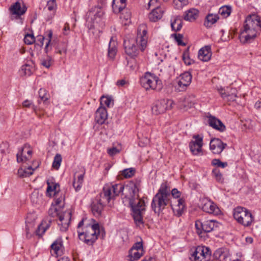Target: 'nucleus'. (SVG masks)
<instances>
[{
	"label": "nucleus",
	"instance_id": "nucleus-1",
	"mask_svg": "<svg viewBox=\"0 0 261 261\" xmlns=\"http://www.w3.org/2000/svg\"><path fill=\"white\" fill-rule=\"evenodd\" d=\"M140 185V181L137 179L129 181L125 186L122 184L109 185L114 198L120 193L124 196L123 202H127L128 205L131 207L135 222L138 226L143 225V216L145 211L144 201L139 198Z\"/></svg>",
	"mask_w": 261,
	"mask_h": 261
},
{
	"label": "nucleus",
	"instance_id": "nucleus-2",
	"mask_svg": "<svg viewBox=\"0 0 261 261\" xmlns=\"http://www.w3.org/2000/svg\"><path fill=\"white\" fill-rule=\"evenodd\" d=\"M77 232L81 241L88 245H92L99 235V225L94 219L83 218L77 225Z\"/></svg>",
	"mask_w": 261,
	"mask_h": 261
},
{
	"label": "nucleus",
	"instance_id": "nucleus-3",
	"mask_svg": "<svg viewBox=\"0 0 261 261\" xmlns=\"http://www.w3.org/2000/svg\"><path fill=\"white\" fill-rule=\"evenodd\" d=\"M148 42L147 27L145 24L139 25L137 30L136 38H130L124 40L125 53L132 58L136 57L139 53V49L143 51L147 46Z\"/></svg>",
	"mask_w": 261,
	"mask_h": 261
},
{
	"label": "nucleus",
	"instance_id": "nucleus-4",
	"mask_svg": "<svg viewBox=\"0 0 261 261\" xmlns=\"http://www.w3.org/2000/svg\"><path fill=\"white\" fill-rule=\"evenodd\" d=\"M260 30V17L255 14L248 15L244 22L243 29L239 35L240 41L243 43L251 42L256 37L257 32Z\"/></svg>",
	"mask_w": 261,
	"mask_h": 261
},
{
	"label": "nucleus",
	"instance_id": "nucleus-5",
	"mask_svg": "<svg viewBox=\"0 0 261 261\" xmlns=\"http://www.w3.org/2000/svg\"><path fill=\"white\" fill-rule=\"evenodd\" d=\"M233 216L239 223L245 227L250 226L253 220L251 213L246 208L241 206L234 209Z\"/></svg>",
	"mask_w": 261,
	"mask_h": 261
},
{
	"label": "nucleus",
	"instance_id": "nucleus-6",
	"mask_svg": "<svg viewBox=\"0 0 261 261\" xmlns=\"http://www.w3.org/2000/svg\"><path fill=\"white\" fill-rule=\"evenodd\" d=\"M57 207L51 208L48 213L49 215H52L53 217L55 215L58 217L59 221L58 224L60 226V230L62 231H65L67 230L71 218V213L68 211L63 213H58Z\"/></svg>",
	"mask_w": 261,
	"mask_h": 261
},
{
	"label": "nucleus",
	"instance_id": "nucleus-7",
	"mask_svg": "<svg viewBox=\"0 0 261 261\" xmlns=\"http://www.w3.org/2000/svg\"><path fill=\"white\" fill-rule=\"evenodd\" d=\"M174 104V101L169 99L158 100L152 104L151 107L152 113L155 115L163 114L166 111L171 110Z\"/></svg>",
	"mask_w": 261,
	"mask_h": 261
},
{
	"label": "nucleus",
	"instance_id": "nucleus-8",
	"mask_svg": "<svg viewBox=\"0 0 261 261\" xmlns=\"http://www.w3.org/2000/svg\"><path fill=\"white\" fill-rule=\"evenodd\" d=\"M211 249L205 246H198L191 254V261H209L211 257Z\"/></svg>",
	"mask_w": 261,
	"mask_h": 261
},
{
	"label": "nucleus",
	"instance_id": "nucleus-9",
	"mask_svg": "<svg viewBox=\"0 0 261 261\" xmlns=\"http://www.w3.org/2000/svg\"><path fill=\"white\" fill-rule=\"evenodd\" d=\"M169 200V198L156 194L153 197L151 202L152 210L155 213L159 215L168 204Z\"/></svg>",
	"mask_w": 261,
	"mask_h": 261
},
{
	"label": "nucleus",
	"instance_id": "nucleus-10",
	"mask_svg": "<svg viewBox=\"0 0 261 261\" xmlns=\"http://www.w3.org/2000/svg\"><path fill=\"white\" fill-rule=\"evenodd\" d=\"M144 250L142 241L135 243L129 249L127 256L129 261L138 260L143 255Z\"/></svg>",
	"mask_w": 261,
	"mask_h": 261
},
{
	"label": "nucleus",
	"instance_id": "nucleus-11",
	"mask_svg": "<svg viewBox=\"0 0 261 261\" xmlns=\"http://www.w3.org/2000/svg\"><path fill=\"white\" fill-rule=\"evenodd\" d=\"M202 210L207 213L218 215L220 214V210L212 201L207 198H202L200 200Z\"/></svg>",
	"mask_w": 261,
	"mask_h": 261
},
{
	"label": "nucleus",
	"instance_id": "nucleus-12",
	"mask_svg": "<svg viewBox=\"0 0 261 261\" xmlns=\"http://www.w3.org/2000/svg\"><path fill=\"white\" fill-rule=\"evenodd\" d=\"M104 15L103 10L99 7L95 6L91 8L86 14V20L91 23L97 22Z\"/></svg>",
	"mask_w": 261,
	"mask_h": 261
},
{
	"label": "nucleus",
	"instance_id": "nucleus-13",
	"mask_svg": "<svg viewBox=\"0 0 261 261\" xmlns=\"http://www.w3.org/2000/svg\"><path fill=\"white\" fill-rule=\"evenodd\" d=\"M47 1V4L43 9L44 15L46 21H49L55 15L57 5L56 0H48Z\"/></svg>",
	"mask_w": 261,
	"mask_h": 261
},
{
	"label": "nucleus",
	"instance_id": "nucleus-14",
	"mask_svg": "<svg viewBox=\"0 0 261 261\" xmlns=\"http://www.w3.org/2000/svg\"><path fill=\"white\" fill-rule=\"evenodd\" d=\"M195 140L191 141L189 143V147L193 154L199 155L202 154V147L203 146L202 138L199 135L194 136Z\"/></svg>",
	"mask_w": 261,
	"mask_h": 261
},
{
	"label": "nucleus",
	"instance_id": "nucleus-15",
	"mask_svg": "<svg viewBox=\"0 0 261 261\" xmlns=\"http://www.w3.org/2000/svg\"><path fill=\"white\" fill-rule=\"evenodd\" d=\"M32 154V150L28 144L24 145L21 150L16 155L17 162H26L30 160Z\"/></svg>",
	"mask_w": 261,
	"mask_h": 261
},
{
	"label": "nucleus",
	"instance_id": "nucleus-16",
	"mask_svg": "<svg viewBox=\"0 0 261 261\" xmlns=\"http://www.w3.org/2000/svg\"><path fill=\"white\" fill-rule=\"evenodd\" d=\"M226 145L227 144H224L220 139L214 138L210 142V148L213 153L220 154Z\"/></svg>",
	"mask_w": 261,
	"mask_h": 261
},
{
	"label": "nucleus",
	"instance_id": "nucleus-17",
	"mask_svg": "<svg viewBox=\"0 0 261 261\" xmlns=\"http://www.w3.org/2000/svg\"><path fill=\"white\" fill-rule=\"evenodd\" d=\"M100 198L98 200L103 204L108 203L111 199H114L112 193L109 188V185H105L103 188V191L100 194Z\"/></svg>",
	"mask_w": 261,
	"mask_h": 261
},
{
	"label": "nucleus",
	"instance_id": "nucleus-18",
	"mask_svg": "<svg viewBox=\"0 0 261 261\" xmlns=\"http://www.w3.org/2000/svg\"><path fill=\"white\" fill-rule=\"evenodd\" d=\"M208 124L210 126L213 128L219 130L220 132H223L225 130V126L219 119L212 116H208Z\"/></svg>",
	"mask_w": 261,
	"mask_h": 261
},
{
	"label": "nucleus",
	"instance_id": "nucleus-19",
	"mask_svg": "<svg viewBox=\"0 0 261 261\" xmlns=\"http://www.w3.org/2000/svg\"><path fill=\"white\" fill-rule=\"evenodd\" d=\"M212 57L211 48L210 46H205L201 48L198 52V58L204 61H208Z\"/></svg>",
	"mask_w": 261,
	"mask_h": 261
},
{
	"label": "nucleus",
	"instance_id": "nucleus-20",
	"mask_svg": "<svg viewBox=\"0 0 261 261\" xmlns=\"http://www.w3.org/2000/svg\"><path fill=\"white\" fill-rule=\"evenodd\" d=\"M27 9L26 7L24 5L21 7V3L19 2H16L13 4L9 8L10 11L12 14L18 16L24 14Z\"/></svg>",
	"mask_w": 261,
	"mask_h": 261
},
{
	"label": "nucleus",
	"instance_id": "nucleus-21",
	"mask_svg": "<svg viewBox=\"0 0 261 261\" xmlns=\"http://www.w3.org/2000/svg\"><path fill=\"white\" fill-rule=\"evenodd\" d=\"M108 114L106 108L100 106L96 111L95 113V120L97 123L102 124L107 119Z\"/></svg>",
	"mask_w": 261,
	"mask_h": 261
},
{
	"label": "nucleus",
	"instance_id": "nucleus-22",
	"mask_svg": "<svg viewBox=\"0 0 261 261\" xmlns=\"http://www.w3.org/2000/svg\"><path fill=\"white\" fill-rule=\"evenodd\" d=\"M51 252L56 256H60L63 253V241L61 238H58L51 245Z\"/></svg>",
	"mask_w": 261,
	"mask_h": 261
},
{
	"label": "nucleus",
	"instance_id": "nucleus-23",
	"mask_svg": "<svg viewBox=\"0 0 261 261\" xmlns=\"http://www.w3.org/2000/svg\"><path fill=\"white\" fill-rule=\"evenodd\" d=\"M36 219L35 215L32 214H28L25 219V230L26 236L27 238L30 237V231L32 230L34 226V222Z\"/></svg>",
	"mask_w": 261,
	"mask_h": 261
},
{
	"label": "nucleus",
	"instance_id": "nucleus-24",
	"mask_svg": "<svg viewBox=\"0 0 261 261\" xmlns=\"http://www.w3.org/2000/svg\"><path fill=\"white\" fill-rule=\"evenodd\" d=\"M164 13V10L159 6L154 8L149 14V18L150 21L155 22L160 19Z\"/></svg>",
	"mask_w": 261,
	"mask_h": 261
},
{
	"label": "nucleus",
	"instance_id": "nucleus-25",
	"mask_svg": "<svg viewBox=\"0 0 261 261\" xmlns=\"http://www.w3.org/2000/svg\"><path fill=\"white\" fill-rule=\"evenodd\" d=\"M141 85L146 91H160L163 87L162 83H141Z\"/></svg>",
	"mask_w": 261,
	"mask_h": 261
},
{
	"label": "nucleus",
	"instance_id": "nucleus-26",
	"mask_svg": "<svg viewBox=\"0 0 261 261\" xmlns=\"http://www.w3.org/2000/svg\"><path fill=\"white\" fill-rule=\"evenodd\" d=\"M47 188L46 189V195L49 197H52L53 195L59 194L60 192L59 185L57 183L47 182Z\"/></svg>",
	"mask_w": 261,
	"mask_h": 261
},
{
	"label": "nucleus",
	"instance_id": "nucleus-27",
	"mask_svg": "<svg viewBox=\"0 0 261 261\" xmlns=\"http://www.w3.org/2000/svg\"><path fill=\"white\" fill-rule=\"evenodd\" d=\"M105 204L99 200L93 202L91 204V211L93 214L96 217L101 216Z\"/></svg>",
	"mask_w": 261,
	"mask_h": 261
},
{
	"label": "nucleus",
	"instance_id": "nucleus-28",
	"mask_svg": "<svg viewBox=\"0 0 261 261\" xmlns=\"http://www.w3.org/2000/svg\"><path fill=\"white\" fill-rule=\"evenodd\" d=\"M117 42L114 40V37H111L108 49V57L111 59H113L117 54Z\"/></svg>",
	"mask_w": 261,
	"mask_h": 261
},
{
	"label": "nucleus",
	"instance_id": "nucleus-29",
	"mask_svg": "<svg viewBox=\"0 0 261 261\" xmlns=\"http://www.w3.org/2000/svg\"><path fill=\"white\" fill-rule=\"evenodd\" d=\"M193 103L190 99V96L180 98L177 103V107L179 109H187L191 108Z\"/></svg>",
	"mask_w": 261,
	"mask_h": 261
},
{
	"label": "nucleus",
	"instance_id": "nucleus-30",
	"mask_svg": "<svg viewBox=\"0 0 261 261\" xmlns=\"http://www.w3.org/2000/svg\"><path fill=\"white\" fill-rule=\"evenodd\" d=\"M198 10L196 9H190L186 12L184 19L189 21H194L198 17Z\"/></svg>",
	"mask_w": 261,
	"mask_h": 261
},
{
	"label": "nucleus",
	"instance_id": "nucleus-31",
	"mask_svg": "<svg viewBox=\"0 0 261 261\" xmlns=\"http://www.w3.org/2000/svg\"><path fill=\"white\" fill-rule=\"evenodd\" d=\"M159 76L151 72H145L141 78V82H159Z\"/></svg>",
	"mask_w": 261,
	"mask_h": 261
},
{
	"label": "nucleus",
	"instance_id": "nucleus-32",
	"mask_svg": "<svg viewBox=\"0 0 261 261\" xmlns=\"http://www.w3.org/2000/svg\"><path fill=\"white\" fill-rule=\"evenodd\" d=\"M219 19V17L216 14H208L204 22V25L207 27H211L213 24L217 22Z\"/></svg>",
	"mask_w": 261,
	"mask_h": 261
},
{
	"label": "nucleus",
	"instance_id": "nucleus-33",
	"mask_svg": "<svg viewBox=\"0 0 261 261\" xmlns=\"http://www.w3.org/2000/svg\"><path fill=\"white\" fill-rule=\"evenodd\" d=\"M32 202L35 204H40L43 201V195L40 194L38 191H34L31 195Z\"/></svg>",
	"mask_w": 261,
	"mask_h": 261
},
{
	"label": "nucleus",
	"instance_id": "nucleus-34",
	"mask_svg": "<svg viewBox=\"0 0 261 261\" xmlns=\"http://www.w3.org/2000/svg\"><path fill=\"white\" fill-rule=\"evenodd\" d=\"M33 67L28 63H25L21 67L19 70V74L21 76H30L33 72Z\"/></svg>",
	"mask_w": 261,
	"mask_h": 261
},
{
	"label": "nucleus",
	"instance_id": "nucleus-35",
	"mask_svg": "<svg viewBox=\"0 0 261 261\" xmlns=\"http://www.w3.org/2000/svg\"><path fill=\"white\" fill-rule=\"evenodd\" d=\"M156 194L163 196L165 197L169 198L170 197V190L168 189L166 182H163L161 184V187L158 190Z\"/></svg>",
	"mask_w": 261,
	"mask_h": 261
},
{
	"label": "nucleus",
	"instance_id": "nucleus-36",
	"mask_svg": "<svg viewBox=\"0 0 261 261\" xmlns=\"http://www.w3.org/2000/svg\"><path fill=\"white\" fill-rule=\"evenodd\" d=\"M55 198V205L59 208H62L64 205L65 196L63 193H60L59 192V194L54 195Z\"/></svg>",
	"mask_w": 261,
	"mask_h": 261
},
{
	"label": "nucleus",
	"instance_id": "nucleus-37",
	"mask_svg": "<svg viewBox=\"0 0 261 261\" xmlns=\"http://www.w3.org/2000/svg\"><path fill=\"white\" fill-rule=\"evenodd\" d=\"M34 170V169L31 166H29L24 169L20 168L18 170V175L21 177L30 176L33 174Z\"/></svg>",
	"mask_w": 261,
	"mask_h": 261
},
{
	"label": "nucleus",
	"instance_id": "nucleus-38",
	"mask_svg": "<svg viewBox=\"0 0 261 261\" xmlns=\"http://www.w3.org/2000/svg\"><path fill=\"white\" fill-rule=\"evenodd\" d=\"M217 222L215 221L209 220L203 222V231L206 232H209L213 230Z\"/></svg>",
	"mask_w": 261,
	"mask_h": 261
},
{
	"label": "nucleus",
	"instance_id": "nucleus-39",
	"mask_svg": "<svg viewBox=\"0 0 261 261\" xmlns=\"http://www.w3.org/2000/svg\"><path fill=\"white\" fill-rule=\"evenodd\" d=\"M50 222V220H48V223H47L46 221H43L38 226L37 229L36 230V234L39 236L43 234L46 229L50 226L49 223Z\"/></svg>",
	"mask_w": 261,
	"mask_h": 261
},
{
	"label": "nucleus",
	"instance_id": "nucleus-40",
	"mask_svg": "<svg viewBox=\"0 0 261 261\" xmlns=\"http://www.w3.org/2000/svg\"><path fill=\"white\" fill-rule=\"evenodd\" d=\"M84 173L77 176V181L74 177V181L73 182V186L74 187L76 191H79L82 186V184L84 181Z\"/></svg>",
	"mask_w": 261,
	"mask_h": 261
},
{
	"label": "nucleus",
	"instance_id": "nucleus-41",
	"mask_svg": "<svg viewBox=\"0 0 261 261\" xmlns=\"http://www.w3.org/2000/svg\"><path fill=\"white\" fill-rule=\"evenodd\" d=\"M214 256L216 259L220 261H224L227 257V255L224 252L223 248H219L214 252Z\"/></svg>",
	"mask_w": 261,
	"mask_h": 261
},
{
	"label": "nucleus",
	"instance_id": "nucleus-42",
	"mask_svg": "<svg viewBox=\"0 0 261 261\" xmlns=\"http://www.w3.org/2000/svg\"><path fill=\"white\" fill-rule=\"evenodd\" d=\"M182 20L180 18L176 17L174 21L171 22V26L173 30L177 32L179 31L182 27Z\"/></svg>",
	"mask_w": 261,
	"mask_h": 261
},
{
	"label": "nucleus",
	"instance_id": "nucleus-43",
	"mask_svg": "<svg viewBox=\"0 0 261 261\" xmlns=\"http://www.w3.org/2000/svg\"><path fill=\"white\" fill-rule=\"evenodd\" d=\"M189 84H183L182 83H173L172 86L176 92H182L186 91Z\"/></svg>",
	"mask_w": 261,
	"mask_h": 261
},
{
	"label": "nucleus",
	"instance_id": "nucleus-44",
	"mask_svg": "<svg viewBox=\"0 0 261 261\" xmlns=\"http://www.w3.org/2000/svg\"><path fill=\"white\" fill-rule=\"evenodd\" d=\"M114 104L113 100L111 97L110 96H102L100 98V105H106L107 107L110 108Z\"/></svg>",
	"mask_w": 261,
	"mask_h": 261
},
{
	"label": "nucleus",
	"instance_id": "nucleus-45",
	"mask_svg": "<svg viewBox=\"0 0 261 261\" xmlns=\"http://www.w3.org/2000/svg\"><path fill=\"white\" fill-rule=\"evenodd\" d=\"M115 0H113V4L112 5V8L114 10V11L115 13H120L126 7V0H120L119 3L122 4V6L121 7H118V5L114 4Z\"/></svg>",
	"mask_w": 261,
	"mask_h": 261
},
{
	"label": "nucleus",
	"instance_id": "nucleus-46",
	"mask_svg": "<svg viewBox=\"0 0 261 261\" xmlns=\"http://www.w3.org/2000/svg\"><path fill=\"white\" fill-rule=\"evenodd\" d=\"M62 161V158L61 155L58 153L54 157L52 167L57 170L60 167Z\"/></svg>",
	"mask_w": 261,
	"mask_h": 261
},
{
	"label": "nucleus",
	"instance_id": "nucleus-47",
	"mask_svg": "<svg viewBox=\"0 0 261 261\" xmlns=\"http://www.w3.org/2000/svg\"><path fill=\"white\" fill-rule=\"evenodd\" d=\"M67 49V44L65 42H62L59 44L56 48V53L60 54H66Z\"/></svg>",
	"mask_w": 261,
	"mask_h": 261
},
{
	"label": "nucleus",
	"instance_id": "nucleus-48",
	"mask_svg": "<svg viewBox=\"0 0 261 261\" xmlns=\"http://www.w3.org/2000/svg\"><path fill=\"white\" fill-rule=\"evenodd\" d=\"M38 93L39 97L44 102L48 100L49 95L45 89L40 88Z\"/></svg>",
	"mask_w": 261,
	"mask_h": 261
},
{
	"label": "nucleus",
	"instance_id": "nucleus-49",
	"mask_svg": "<svg viewBox=\"0 0 261 261\" xmlns=\"http://www.w3.org/2000/svg\"><path fill=\"white\" fill-rule=\"evenodd\" d=\"M136 172V170L135 169L133 168H127L123 170L122 171V175H123L125 178H130L133 176Z\"/></svg>",
	"mask_w": 261,
	"mask_h": 261
},
{
	"label": "nucleus",
	"instance_id": "nucleus-50",
	"mask_svg": "<svg viewBox=\"0 0 261 261\" xmlns=\"http://www.w3.org/2000/svg\"><path fill=\"white\" fill-rule=\"evenodd\" d=\"M188 0H173V5L175 9H181L187 5Z\"/></svg>",
	"mask_w": 261,
	"mask_h": 261
},
{
	"label": "nucleus",
	"instance_id": "nucleus-51",
	"mask_svg": "<svg viewBox=\"0 0 261 261\" xmlns=\"http://www.w3.org/2000/svg\"><path fill=\"white\" fill-rule=\"evenodd\" d=\"M182 57V60L184 61L185 64L187 65H191L192 63H194L193 60L191 59L189 57L188 50H186L184 51Z\"/></svg>",
	"mask_w": 261,
	"mask_h": 261
},
{
	"label": "nucleus",
	"instance_id": "nucleus-52",
	"mask_svg": "<svg viewBox=\"0 0 261 261\" xmlns=\"http://www.w3.org/2000/svg\"><path fill=\"white\" fill-rule=\"evenodd\" d=\"M219 14L223 18H226L228 16V6L225 5L221 7L219 10Z\"/></svg>",
	"mask_w": 261,
	"mask_h": 261
},
{
	"label": "nucleus",
	"instance_id": "nucleus-53",
	"mask_svg": "<svg viewBox=\"0 0 261 261\" xmlns=\"http://www.w3.org/2000/svg\"><path fill=\"white\" fill-rule=\"evenodd\" d=\"M179 78L178 82H191L192 75L189 72H185L180 75Z\"/></svg>",
	"mask_w": 261,
	"mask_h": 261
},
{
	"label": "nucleus",
	"instance_id": "nucleus-54",
	"mask_svg": "<svg viewBox=\"0 0 261 261\" xmlns=\"http://www.w3.org/2000/svg\"><path fill=\"white\" fill-rule=\"evenodd\" d=\"M212 165L218 167L224 168L227 166V162H222L219 159H215L212 161Z\"/></svg>",
	"mask_w": 261,
	"mask_h": 261
},
{
	"label": "nucleus",
	"instance_id": "nucleus-55",
	"mask_svg": "<svg viewBox=\"0 0 261 261\" xmlns=\"http://www.w3.org/2000/svg\"><path fill=\"white\" fill-rule=\"evenodd\" d=\"M47 33L48 41L46 43L45 48H44V50L46 53H47L49 51V50H50L51 49V48L49 47V44H50V43L51 41V39L53 36V32L51 30L48 31Z\"/></svg>",
	"mask_w": 261,
	"mask_h": 261
},
{
	"label": "nucleus",
	"instance_id": "nucleus-56",
	"mask_svg": "<svg viewBox=\"0 0 261 261\" xmlns=\"http://www.w3.org/2000/svg\"><path fill=\"white\" fill-rule=\"evenodd\" d=\"M24 42L25 44L30 45L35 42V38L33 35L28 34L24 38Z\"/></svg>",
	"mask_w": 261,
	"mask_h": 261
},
{
	"label": "nucleus",
	"instance_id": "nucleus-57",
	"mask_svg": "<svg viewBox=\"0 0 261 261\" xmlns=\"http://www.w3.org/2000/svg\"><path fill=\"white\" fill-rule=\"evenodd\" d=\"M212 174L216 178L217 180L219 182L223 181V178L222 177V175L220 173V171L219 169L217 168L213 169L212 171Z\"/></svg>",
	"mask_w": 261,
	"mask_h": 261
},
{
	"label": "nucleus",
	"instance_id": "nucleus-58",
	"mask_svg": "<svg viewBox=\"0 0 261 261\" xmlns=\"http://www.w3.org/2000/svg\"><path fill=\"white\" fill-rule=\"evenodd\" d=\"M174 36L175 41L177 42L178 45L186 46V43L182 41L183 35L180 34H174L172 35Z\"/></svg>",
	"mask_w": 261,
	"mask_h": 261
},
{
	"label": "nucleus",
	"instance_id": "nucleus-59",
	"mask_svg": "<svg viewBox=\"0 0 261 261\" xmlns=\"http://www.w3.org/2000/svg\"><path fill=\"white\" fill-rule=\"evenodd\" d=\"M51 58L50 57H47L46 59H42L40 60V64L46 68H49L51 65Z\"/></svg>",
	"mask_w": 261,
	"mask_h": 261
},
{
	"label": "nucleus",
	"instance_id": "nucleus-60",
	"mask_svg": "<svg viewBox=\"0 0 261 261\" xmlns=\"http://www.w3.org/2000/svg\"><path fill=\"white\" fill-rule=\"evenodd\" d=\"M195 225L197 230V233L198 234L201 233L203 231V222H202L200 220H197L195 221Z\"/></svg>",
	"mask_w": 261,
	"mask_h": 261
},
{
	"label": "nucleus",
	"instance_id": "nucleus-61",
	"mask_svg": "<svg viewBox=\"0 0 261 261\" xmlns=\"http://www.w3.org/2000/svg\"><path fill=\"white\" fill-rule=\"evenodd\" d=\"M107 152H108V153L110 156H113V155L119 153L120 150L118 149H117L116 147H113L112 148L108 149Z\"/></svg>",
	"mask_w": 261,
	"mask_h": 261
},
{
	"label": "nucleus",
	"instance_id": "nucleus-62",
	"mask_svg": "<svg viewBox=\"0 0 261 261\" xmlns=\"http://www.w3.org/2000/svg\"><path fill=\"white\" fill-rule=\"evenodd\" d=\"M177 201L178 204L177 206L178 207L177 211H182L185 208V201L183 199L181 198L178 199Z\"/></svg>",
	"mask_w": 261,
	"mask_h": 261
},
{
	"label": "nucleus",
	"instance_id": "nucleus-63",
	"mask_svg": "<svg viewBox=\"0 0 261 261\" xmlns=\"http://www.w3.org/2000/svg\"><path fill=\"white\" fill-rule=\"evenodd\" d=\"M32 106H33V109L35 110V107L33 105V103L31 101L25 100L22 103V106L25 108H30Z\"/></svg>",
	"mask_w": 261,
	"mask_h": 261
},
{
	"label": "nucleus",
	"instance_id": "nucleus-64",
	"mask_svg": "<svg viewBox=\"0 0 261 261\" xmlns=\"http://www.w3.org/2000/svg\"><path fill=\"white\" fill-rule=\"evenodd\" d=\"M218 91L222 98H224L227 96V94L225 92V90L222 87H218Z\"/></svg>",
	"mask_w": 261,
	"mask_h": 261
}]
</instances>
